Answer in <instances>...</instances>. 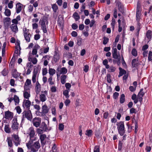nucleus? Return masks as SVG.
Listing matches in <instances>:
<instances>
[{"label": "nucleus", "instance_id": "4468645a", "mask_svg": "<svg viewBox=\"0 0 152 152\" xmlns=\"http://www.w3.org/2000/svg\"><path fill=\"white\" fill-rule=\"evenodd\" d=\"M23 8V5L20 3L16 4V11L17 13H20Z\"/></svg>", "mask_w": 152, "mask_h": 152}, {"label": "nucleus", "instance_id": "ddd939ff", "mask_svg": "<svg viewBox=\"0 0 152 152\" xmlns=\"http://www.w3.org/2000/svg\"><path fill=\"white\" fill-rule=\"evenodd\" d=\"M35 92L37 94H39L41 90V85L39 83L38 81L37 82L35 85Z\"/></svg>", "mask_w": 152, "mask_h": 152}, {"label": "nucleus", "instance_id": "9d476101", "mask_svg": "<svg viewBox=\"0 0 152 152\" xmlns=\"http://www.w3.org/2000/svg\"><path fill=\"white\" fill-rule=\"evenodd\" d=\"M58 23L61 28L63 27L64 21L63 18L61 15H58Z\"/></svg>", "mask_w": 152, "mask_h": 152}, {"label": "nucleus", "instance_id": "864d4df0", "mask_svg": "<svg viewBox=\"0 0 152 152\" xmlns=\"http://www.w3.org/2000/svg\"><path fill=\"white\" fill-rule=\"evenodd\" d=\"M104 40L103 41V44L104 45H106V44L108 42L109 39L108 38L106 37H104L103 38Z\"/></svg>", "mask_w": 152, "mask_h": 152}, {"label": "nucleus", "instance_id": "13d9d810", "mask_svg": "<svg viewBox=\"0 0 152 152\" xmlns=\"http://www.w3.org/2000/svg\"><path fill=\"white\" fill-rule=\"evenodd\" d=\"M111 75L110 74H108L107 75V82L109 83H110L111 82V80L110 79Z\"/></svg>", "mask_w": 152, "mask_h": 152}, {"label": "nucleus", "instance_id": "4be33fe9", "mask_svg": "<svg viewBox=\"0 0 152 152\" xmlns=\"http://www.w3.org/2000/svg\"><path fill=\"white\" fill-rule=\"evenodd\" d=\"M40 128L43 130L44 131H47L48 129V128L47 126V125L44 122H42V123L41 126L40 127Z\"/></svg>", "mask_w": 152, "mask_h": 152}, {"label": "nucleus", "instance_id": "dca6fc26", "mask_svg": "<svg viewBox=\"0 0 152 152\" xmlns=\"http://www.w3.org/2000/svg\"><path fill=\"white\" fill-rule=\"evenodd\" d=\"M152 31L150 30H148L146 32V36L148 39L147 43H148L150 41L152 38Z\"/></svg>", "mask_w": 152, "mask_h": 152}, {"label": "nucleus", "instance_id": "09e8293b", "mask_svg": "<svg viewBox=\"0 0 152 152\" xmlns=\"http://www.w3.org/2000/svg\"><path fill=\"white\" fill-rule=\"evenodd\" d=\"M132 54L134 56H136L137 55V52L135 48H133L132 51Z\"/></svg>", "mask_w": 152, "mask_h": 152}, {"label": "nucleus", "instance_id": "79ce46f5", "mask_svg": "<svg viewBox=\"0 0 152 152\" xmlns=\"http://www.w3.org/2000/svg\"><path fill=\"white\" fill-rule=\"evenodd\" d=\"M4 131L7 133H9L10 132V128L8 125H5L4 127Z\"/></svg>", "mask_w": 152, "mask_h": 152}, {"label": "nucleus", "instance_id": "b1692460", "mask_svg": "<svg viewBox=\"0 0 152 152\" xmlns=\"http://www.w3.org/2000/svg\"><path fill=\"white\" fill-rule=\"evenodd\" d=\"M46 137V136L45 134H42L40 136V140L41 142L42 145V144H45L44 140L45 138Z\"/></svg>", "mask_w": 152, "mask_h": 152}, {"label": "nucleus", "instance_id": "f3484780", "mask_svg": "<svg viewBox=\"0 0 152 152\" xmlns=\"http://www.w3.org/2000/svg\"><path fill=\"white\" fill-rule=\"evenodd\" d=\"M113 58L117 59L116 61L118 64H120L121 63V57L120 56H118L117 53H113Z\"/></svg>", "mask_w": 152, "mask_h": 152}, {"label": "nucleus", "instance_id": "c756f323", "mask_svg": "<svg viewBox=\"0 0 152 152\" xmlns=\"http://www.w3.org/2000/svg\"><path fill=\"white\" fill-rule=\"evenodd\" d=\"M132 99L134 100V102L135 104L137 103L138 101L137 100V96L135 94H133L132 97Z\"/></svg>", "mask_w": 152, "mask_h": 152}, {"label": "nucleus", "instance_id": "052dcab7", "mask_svg": "<svg viewBox=\"0 0 152 152\" xmlns=\"http://www.w3.org/2000/svg\"><path fill=\"white\" fill-rule=\"evenodd\" d=\"M119 69L120 70V72L122 73L123 75L124 74H126V72L125 70L122 69L121 67L119 68Z\"/></svg>", "mask_w": 152, "mask_h": 152}, {"label": "nucleus", "instance_id": "4d7b16f0", "mask_svg": "<svg viewBox=\"0 0 152 152\" xmlns=\"http://www.w3.org/2000/svg\"><path fill=\"white\" fill-rule=\"evenodd\" d=\"M48 73V70L46 68H45L42 69V75L43 76L46 75Z\"/></svg>", "mask_w": 152, "mask_h": 152}, {"label": "nucleus", "instance_id": "6e6d98bb", "mask_svg": "<svg viewBox=\"0 0 152 152\" xmlns=\"http://www.w3.org/2000/svg\"><path fill=\"white\" fill-rule=\"evenodd\" d=\"M8 7L10 9H12V8L13 7V1H10L8 4Z\"/></svg>", "mask_w": 152, "mask_h": 152}, {"label": "nucleus", "instance_id": "ea45409f", "mask_svg": "<svg viewBox=\"0 0 152 152\" xmlns=\"http://www.w3.org/2000/svg\"><path fill=\"white\" fill-rule=\"evenodd\" d=\"M92 134V131L90 129L86 131V134L88 137L91 136Z\"/></svg>", "mask_w": 152, "mask_h": 152}, {"label": "nucleus", "instance_id": "f257e3e1", "mask_svg": "<svg viewBox=\"0 0 152 152\" xmlns=\"http://www.w3.org/2000/svg\"><path fill=\"white\" fill-rule=\"evenodd\" d=\"M34 140H29L28 143H26V145L28 149H30L33 152H37L40 147V144L39 141L33 142L37 140V138H35Z\"/></svg>", "mask_w": 152, "mask_h": 152}, {"label": "nucleus", "instance_id": "2f4dec72", "mask_svg": "<svg viewBox=\"0 0 152 152\" xmlns=\"http://www.w3.org/2000/svg\"><path fill=\"white\" fill-rule=\"evenodd\" d=\"M7 141L8 142V145L10 147H12V140L10 137H8L7 140Z\"/></svg>", "mask_w": 152, "mask_h": 152}, {"label": "nucleus", "instance_id": "6e6552de", "mask_svg": "<svg viewBox=\"0 0 152 152\" xmlns=\"http://www.w3.org/2000/svg\"><path fill=\"white\" fill-rule=\"evenodd\" d=\"M28 133L29 135L30 140H34L35 138H37L34 137L35 132L34 128L32 127H30L28 129Z\"/></svg>", "mask_w": 152, "mask_h": 152}, {"label": "nucleus", "instance_id": "37998d69", "mask_svg": "<svg viewBox=\"0 0 152 152\" xmlns=\"http://www.w3.org/2000/svg\"><path fill=\"white\" fill-rule=\"evenodd\" d=\"M13 99L16 103L18 104L19 103V99L18 97L17 96L15 95Z\"/></svg>", "mask_w": 152, "mask_h": 152}, {"label": "nucleus", "instance_id": "774afa93", "mask_svg": "<svg viewBox=\"0 0 152 152\" xmlns=\"http://www.w3.org/2000/svg\"><path fill=\"white\" fill-rule=\"evenodd\" d=\"M94 152H99V149L97 146H96L95 147Z\"/></svg>", "mask_w": 152, "mask_h": 152}, {"label": "nucleus", "instance_id": "603ef678", "mask_svg": "<svg viewBox=\"0 0 152 152\" xmlns=\"http://www.w3.org/2000/svg\"><path fill=\"white\" fill-rule=\"evenodd\" d=\"M115 68L113 66H111L110 67V68L108 70V71L109 72H113L115 71Z\"/></svg>", "mask_w": 152, "mask_h": 152}, {"label": "nucleus", "instance_id": "f8f14e48", "mask_svg": "<svg viewBox=\"0 0 152 152\" xmlns=\"http://www.w3.org/2000/svg\"><path fill=\"white\" fill-rule=\"evenodd\" d=\"M19 124L17 120H13L12 126V129L14 130H17L18 128Z\"/></svg>", "mask_w": 152, "mask_h": 152}, {"label": "nucleus", "instance_id": "423d86ee", "mask_svg": "<svg viewBox=\"0 0 152 152\" xmlns=\"http://www.w3.org/2000/svg\"><path fill=\"white\" fill-rule=\"evenodd\" d=\"M23 35L25 39L27 42H29L30 40V37L31 35L29 32V30L27 29L26 28H23Z\"/></svg>", "mask_w": 152, "mask_h": 152}, {"label": "nucleus", "instance_id": "58836bf2", "mask_svg": "<svg viewBox=\"0 0 152 152\" xmlns=\"http://www.w3.org/2000/svg\"><path fill=\"white\" fill-rule=\"evenodd\" d=\"M152 52L151 51H149L148 53V61L152 62Z\"/></svg>", "mask_w": 152, "mask_h": 152}, {"label": "nucleus", "instance_id": "412c9836", "mask_svg": "<svg viewBox=\"0 0 152 152\" xmlns=\"http://www.w3.org/2000/svg\"><path fill=\"white\" fill-rule=\"evenodd\" d=\"M12 75L14 78H17L20 76V73L18 72L16 69H15L13 72Z\"/></svg>", "mask_w": 152, "mask_h": 152}, {"label": "nucleus", "instance_id": "bf43d9fd", "mask_svg": "<svg viewBox=\"0 0 152 152\" xmlns=\"http://www.w3.org/2000/svg\"><path fill=\"white\" fill-rule=\"evenodd\" d=\"M43 131H44L43 130L40 128L37 129V133L39 134H42Z\"/></svg>", "mask_w": 152, "mask_h": 152}, {"label": "nucleus", "instance_id": "a878e982", "mask_svg": "<svg viewBox=\"0 0 152 152\" xmlns=\"http://www.w3.org/2000/svg\"><path fill=\"white\" fill-rule=\"evenodd\" d=\"M42 113L44 114H46L48 112V109L46 105H44L42 107Z\"/></svg>", "mask_w": 152, "mask_h": 152}, {"label": "nucleus", "instance_id": "de8ad7c7", "mask_svg": "<svg viewBox=\"0 0 152 152\" xmlns=\"http://www.w3.org/2000/svg\"><path fill=\"white\" fill-rule=\"evenodd\" d=\"M25 85H26L29 86H31V80L29 79H27L26 82L25 83Z\"/></svg>", "mask_w": 152, "mask_h": 152}, {"label": "nucleus", "instance_id": "680f3d73", "mask_svg": "<svg viewBox=\"0 0 152 152\" xmlns=\"http://www.w3.org/2000/svg\"><path fill=\"white\" fill-rule=\"evenodd\" d=\"M115 22V20L114 19H113L112 20V23H111V25L113 29H114Z\"/></svg>", "mask_w": 152, "mask_h": 152}, {"label": "nucleus", "instance_id": "5fc2aeb1", "mask_svg": "<svg viewBox=\"0 0 152 152\" xmlns=\"http://www.w3.org/2000/svg\"><path fill=\"white\" fill-rule=\"evenodd\" d=\"M65 86L66 88L67 89V90H70V88L71 86V85L70 83H66Z\"/></svg>", "mask_w": 152, "mask_h": 152}, {"label": "nucleus", "instance_id": "393cba45", "mask_svg": "<svg viewBox=\"0 0 152 152\" xmlns=\"http://www.w3.org/2000/svg\"><path fill=\"white\" fill-rule=\"evenodd\" d=\"M7 7L6 6L5 8V11L4 12V14L7 17H9L11 14L10 10L7 8Z\"/></svg>", "mask_w": 152, "mask_h": 152}, {"label": "nucleus", "instance_id": "6ab92c4d", "mask_svg": "<svg viewBox=\"0 0 152 152\" xmlns=\"http://www.w3.org/2000/svg\"><path fill=\"white\" fill-rule=\"evenodd\" d=\"M59 58V54L56 51H55L53 58V61L56 63L58 61Z\"/></svg>", "mask_w": 152, "mask_h": 152}, {"label": "nucleus", "instance_id": "338daca9", "mask_svg": "<svg viewBox=\"0 0 152 152\" xmlns=\"http://www.w3.org/2000/svg\"><path fill=\"white\" fill-rule=\"evenodd\" d=\"M32 28L33 29H36L37 28L38 25L37 24L35 23L32 24Z\"/></svg>", "mask_w": 152, "mask_h": 152}, {"label": "nucleus", "instance_id": "39448f33", "mask_svg": "<svg viewBox=\"0 0 152 152\" xmlns=\"http://www.w3.org/2000/svg\"><path fill=\"white\" fill-rule=\"evenodd\" d=\"M23 118H26L29 121H31L32 118V115L30 110H25L23 113Z\"/></svg>", "mask_w": 152, "mask_h": 152}, {"label": "nucleus", "instance_id": "bb28decb", "mask_svg": "<svg viewBox=\"0 0 152 152\" xmlns=\"http://www.w3.org/2000/svg\"><path fill=\"white\" fill-rule=\"evenodd\" d=\"M66 76L65 75H62L61 77V83L64 84L66 82Z\"/></svg>", "mask_w": 152, "mask_h": 152}, {"label": "nucleus", "instance_id": "8fccbe9b", "mask_svg": "<svg viewBox=\"0 0 152 152\" xmlns=\"http://www.w3.org/2000/svg\"><path fill=\"white\" fill-rule=\"evenodd\" d=\"M137 60L136 59H133L132 61V64L133 67H135L136 66Z\"/></svg>", "mask_w": 152, "mask_h": 152}, {"label": "nucleus", "instance_id": "7ed1b4c3", "mask_svg": "<svg viewBox=\"0 0 152 152\" xmlns=\"http://www.w3.org/2000/svg\"><path fill=\"white\" fill-rule=\"evenodd\" d=\"M116 125L119 134L121 136H122L125 133L124 124L123 122L121 121L117 123Z\"/></svg>", "mask_w": 152, "mask_h": 152}, {"label": "nucleus", "instance_id": "cd10ccee", "mask_svg": "<svg viewBox=\"0 0 152 152\" xmlns=\"http://www.w3.org/2000/svg\"><path fill=\"white\" fill-rule=\"evenodd\" d=\"M10 18L9 17H7L4 19L3 22L5 25H8L9 22H10Z\"/></svg>", "mask_w": 152, "mask_h": 152}, {"label": "nucleus", "instance_id": "a211bd4d", "mask_svg": "<svg viewBox=\"0 0 152 152\" xmlns=\"http://www.w3.org/2000/svg\"><path fill=\"white\" fill-rule=\"evenodd\" d=\"M142 89L140 90L137 96V100L141 103L142 102Z\"/></svg>", "mask_w": 152, "mask_h": 152}, {"label": "nucleus", "instance_id": "9b49d317", "mask_svg": "<svg viewBox=\"0 0 152 152\" xmlns=\"http://www.w3.org/2000/svg\"><path fill=\"white\" fill-rule=\"evenodd\" d=\"M13 137L14 138V142L16 146H17L20 145V141L19 140V137L17 135H13Z\"/></svg>", "mask_w": 152, "mask_h": 152}, {"label": "nucleus", "instance_id": "5701e85b", "mask_svg": "<svg viewBox=\"0 0 152 152\" xmlns=\"http://www.w3.org/2000/svg\"><path fill=\"white\" fill-rule=\"evenodd\" d=\"M23 103L25 106L27 108H28L30 107L31 104V102L28 100H24L23 101Z\"/></svg>", "mask_w": 152, "mask_h": 152}, {"label": "nucleus", "instance_id": "a18cd8bd", "mask_svg": "<svg viewBox=\"0 0 152 152\" xmlns=\"http://www.w3.org/2000/svg\"><path fill=\"white\" fill-rule=\"evenodd\" d=\"M8 70L5 69H4V70L1 72L2 75L4 76H5L6 75H7L8 74Z\"/></svg>", "mask_w": 152, "mask_h": 152}, {"label": "nucleus", "instance_id": "c9c22d12", "mask_svg": "<svg viewBox=\"0 0 152 152\" xmlns=\"http://www.w3.org/2000/svg\"><path fill=\"white\" fill-rule=\"evenodd\" d=\"M56 73V70L50 68L49 70V73L50 75V76H52L53 77V75Z\"/></svg>", "mask_w": 152, "mask_h": 152}, {"label": "nucleus", "instance_id": "e2e57ef3", "mask_svg": "<svg viewBox=\"0 0 152 152\" xmlns=\"http://www.w3.org/2000/svg\"><path fill=\"white\" fill-rule=\"evenodd\" d=\"M64 125L62 124H60L59 125L58 129L60 130H62L64 128Z\"/></svg>", "mask_w": 152, "mask_h": 152}, {"label": "nucleus", "instance_id": "c03bdc74", "mask_svg": "<svg viewBox=\"0 0 152 152\" xmlns=\"http://www.w3.org/2000/svg\"><path fill=\"white\" fill-rule=\"evenodd\" d=\"M18 50H20V44L18 43V45L17 46L16 49L15 50L14 54H17L18 53Z\"/></svg>", "mask_w": 152, "mask_h": 152}, {"label": "nucleus", "instance_id": "1a4fd4ad", "mask_svg": "<svg viewBox=\"0 0 152 152\" xmlns=\"http://www.w3.org/2000/svg\"><path fill=\"white\" fill-rule=\"evenodd\" d=\"M13 116V114L12 112L8 111H6L5 113L4 118L7 119H11Z\"/></svg>", "mask_w": 152, "mask_h": 152}, {"label": "nucleus", "instance_id": "473e14b6", "mask_svg": "<svg viewBox=\"0 0 152 152\" xmlns=\"http://www.w3.org/2000/svg\"><path fill=\"white\" fill-rule=\"evenodd\" d=\"M69 90H64L63 92V94L65 96V97L67 99H68L69 96Z\"/></svg>", "mask_w": 152, "mask_h": 152}, {"label": "nucleus", "instance_id": "0e129e2a", "mask_svg": "<svg viewBox=\"0 0 152 152\" xmlns=\"http://www.w3.org/2000/svg\"><path fill=\"white\" fill-rule=\"evenodd\" d=\"M17 113L20 114L21 112V109L19 106L17 107L16 108Z\"/></svg>", "mask_w": 152, "mask_h": 152}, {"label": "nucleus", "instance_id": "aec40b11", "mask_svg": "<svg viewBox=\"0 0 152 152\" xmlns=\"http://www.w3.org/2000/svg\"><path fill=\"white\" fill-rule=\"evenodd\" d=\"M10 28L12 31L16 33L18 31V28L17 25L16 24H12L11 25Z\"/></svg>", "mask_w": 152, "mask_h": 152}, {"label": "nucleus", "instance_id": "72a5a7b5", "mask_svg": "<svg viewBox=\"0 0 152 152\" xmlns=\"http://www.w3.org/2000/svg\"><path fill=\"white\" fill-rule=\"evenodd\" d=\"M73 16L76 21H77L80 18V16L79 15L78 13L76 12H75L73 14Z\"/></svg>", "mask_w": 152, "mask_h": 152}, {"label": "nucleus", "instance_id": "c85d7f7f", "mask_svg": "<svg viewBox=\"0 0 152 152\" xmlns=\"http://www.w3.org/2000/svg\"><path fill=\"white\" fill-rule=\"evenodd\" d=\"M37 72L34 71L33 72L32 77V82L34 83L36 82V76L37 74Z\"/></svg>", "mask_w": 152, "mask_h": 152}, {"label": "nucleus", "instance_id": "3c124183", "mask_svg": "<svg viewBox=\"0 0 152 152\" xmlns=\"http://www.w3.org/2000/svg\"><path fill=\"white\" fill-rule=\"evenodd\" d=\"M123 142V141H120L118 144V148L119 150H121L122 147V144Z\"/></svg>", "mask_w": 152, "mask_h": 152}, {"label": "nucleus", "instance_id": "f03ea898", "mask_svg": "<svg viewBox=\"0 0 152 152\" xmlns=\"http://www.w3.org/2000/svg\"><path fill=\"white\" fill-rule=\"evenodd\" d=\"M142 7L140 4V2L139 1H138L137 2L136 13V20L138 22L137 24V29L138 30V32L140 29V27L141 24L138 22L140 21V19H141V16L142 15Z\"/></svg>", "mask_w": 152, "mask_h": 152}, {"label": "nucleus", "instance_id": "4c0bfd02", "mask_svg": "<svg viewBox=\"0 0 152 152\" xmlns=\"http://www.w3.org/2000/svg\"><path fill=\"white\" fill-rule=\"evenodd\" d=\"M53 77L52 76H50L49 78L48 79V82L50 85H53L54 84V82L53 81Z\"/></svg>", "mask_w": 152, "mask_h": 152}, {"label": "nucleus", "instance_id": "69168bd1", "mask_svg": "<svg viewBox=\"0 0 152 152\" xmlns=\"http://www.w3.org/2000/svg\"><path fill=\"white\" fill-rule=\"evenodd\" d=\"M119 96V93L117 92H115L113 95V98L114 99H117Z\"/></svg>", "mask_w": 152, "mask_h": 152}, {"label": "nucleus", "instance_id": "f704fd0d", "mask_svg": "<svg viewBox=\"0 0 152 152\" xmlns=\"http://www.w3.org/2000/svg\"><path fill=\"white\" fill-rule=\"evenodd\" d=\"M39 98L41 101L42 102H45L46 99L45 95L44 94H41L40 95Z\"/></svg>", "mask_w": 152, "mask_h": 152}, {"label": "nucleus", "instance_id": "20e7f679", "mask_svg": "<svg viewBox=\"0 0 152 152\" xmlns=\"http://www.w3.org/2000/svg\"><path fill=\"white\" fill-rule=\"evenodd\" d=\"M48 23V22L47 20L45 18H42V19L40 20L39 21V23L40 25L41 28L44 33H46L47 32L45 23L47 24Z\"/></svg>", "mask_w": 152, "mask_h": 152}, {"label": "nucleus", "instance_id": "e433bc0d", "mask_svg": "<svg viewBox=\"0 0 152 152\" xmlns=\"http://www.w3.org/2000/svg\"><path fill=\"white\" fill-rule=\"evenodd\" d=\"M125 95L124 94H122L121 96L120 100V102L121 103H123L125 101Z\"/></svg>", "mask_w": 152, "mask_h": 152}, {"label": "nucleus", "instance_id": "a19ab883", "mask_svg": "<svg viewBox=\"0 0 152 152\" xmlns=\"http://www.w3.org/2000/svg\"><path fill=\"white\" fill-rule=\"evenodd\" d=\"M23 96L25 98L28 99V98L30 97V95L28 92L25 91L24 93Z\"/></svg>", "mask_w": 152, "mask_h": 152}, {"label": "nucleus", "instance_id": "2eb2a0df", "mask_svg": "<svg viewBox=\"0 0 152 152\" xmlns=\"http://www.w3.org/2000/svg\"><path fill=\"white\" fill-rule=\"evenodd\" d=\"M67 72V69L65 67H62L60 69H58L57 73H59V74H64L66 73Z\"/></svg>", "mask_w": 152, "mask_h": 152}, {"label": "nucleus", "instance_id": "0eeeda50", "mask_svg": "<svg viewBox=\"0 0 152 152\" xmlns=\"http://www.w3.org/2000/svg\"><path fill=\"white\" fill-rule=\"evenodd\" d=\"M41 119L39 117L35 118L32 120L33 124L36 127H39L41 123Z\"/></svg>", "mask_w": 152, "mask_h": 152}, {"label": "nucleus", "instance_id": "49530a36", "mask_svg": "<svg viewBox=\"0 0 152 152\" xmlns=\"http://www.w3.org/2000/svg\"><path fill=\"white\" fill-rule=\"evenodd\" d=\"M52 9L53 11L56 12L57 10L58 9V6L55 4H53L52 6Z\"/></svg>", "mask_w": 152, "mask_h": 152}, {"label": "nucleus", "instance_id": "7c9ffc66", "mask_svg": "<svg viewBox=\"0 0 152 152\" xmlns=\"http://www.w3.org/2000/svg\"><path fill=\"white\" fill-rule=\"evenodd\" d=\"M28 61H31L33 64H37V60L36 58H31L29 57L28 58Z\"/></svg>", "mask_w": 152, "mask_h": 152}]
</instances>
